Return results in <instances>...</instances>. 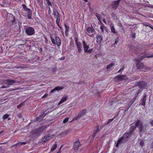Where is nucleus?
Instances as JSON below:
<instances>
[{"mask_svg": "<svg viewBox=\"0 0 153 153\" xmlns=\"http://www.w3.org/2000/svg\"><path fill=\"white\" fill-rule=\"evenodd\" d=\"M94 31V29L93 28L89 27L87 29V31L89 33H93Z\"/></svg>", "mask_w": 153, "mask_h": 153, "instance_id": "obj_24", "label": "nucleus"}, {"mask_svg": "<svg viewBox=\"0 0 153 153\" xmlns=\"http://www.w3.org/2000/svg\"><path fill=\"white\" fill-rule=\"evenodd\" d=\"M56 23L58 25V26H59V23L60 22V17L59 16L58 17H56Z\"/></svg>", "mask_w": 153, "mask_h": 153, "instance_id": "obj_33", "label": "nucleus"}, {"mask_svg": "<svg viewBox=\"0 0 153 153\" xmlns=\"http://www.w3.org/2000/svg\"><path fill=\"white\" fill-rule=\"evenodd\" d=\"M153 57V55L151 56H148L147 55H144L140 56H138L136 60V62H139L141 61L142 59L144 58H151Z\"/></svg>", "mask_w": 153, "mask_h": 153, "instance_id": "obj_7", "label": "nucleus"}, {"mask_svg": "<svg viewBox=\"0 0 153 153\" xmlns=\"http://www.w3.org/2000/svg\"><path fill=\"white\" fill-rule=\"evenodd\" d=\"M25 32L28 35H31L34 33V30L33 28L29 27L25 29Z\"/></svg>", "mask_w": 153, "mask_h": 153, "instance_id": "obj_4", "label": "nucleus"}, {"mask_svg": "<svg viewBox=\"0 0 153 153\" xmlns=\"http://www.w3.org/2000/svg\"><path fill=\"white\" fill-rule=\"evenodd\" d=\"M57 147V144H54L53 145V147L51 149V151H53L55 150Z\"/></svg>", "mask_w": 153, "mask_h": 153, "instance_id": "obj_28", "label": "nucleus"}, {"mask_svg": "<svg viewBox=\"0 0 153 153\" xmlns=\"http://www.w3.org/2000/svg\"><path fill=\"white\" fill-rule=\"evenodd\" d=\"M128 140L127 139H126L123 138V137H122L120 139L117 141V143L116 145V147H118L119 146V144L121 143H124L126 142Z\"/></svg>", "mask_w": 153, "mask_h": 153, "instance_id": "obj_13", "label": "nucleus"}, {"mask_svg": "<svg viewBox=\"0 0 153 153\" xmlns=\"http://www.w3.org/2000/svg\"><path fill=\"white\" fill-rule=\"evenodd\" d=\"M65 57L64 56L62 57L61 58H60L59 59L60 60H64L65 59Z\"/></svg>", "mask_w": 153, "mask_h": 153, "instance_id": "obj_48", "label": "nucleus"}, {"mask_svg": "<svg viewBox=\"0 0 153 153\" xmlns=\"http://www.w3.org/2000/svg\"><path fill=\"white\" fill-rule=\"evenodd\" d=\"M49 8V10H48V13L50 14V13H51V10L50 9V7H48Z\"/></svg>", "mask_w": 153, "mask_h": 153, "instance_id": "obj_51", "label": "nucleus"}, {"mask_svg": "<svg viewBox=\"0 0 153 153\" xmlns=\"http://www.w3.org/2000/svg\"><path fill=\"white\" fill-rule=\"evenodd\" d=\"M75 42L76 44H77L78 43H80L79 42H78V39L77 37H76L75 38Z\"/></svg>", "mask_w": 153, "mask_h": 153, "instance_id": "obj_42", "label": "nucleus"}, {"mask_svg": "<svg viewBox=\"0 0 153 153\" xmlns=\"http://www.w3.org/2000/svg\"><path fill=\"white\" fill-rule=\"evenodd\" d=\"M146 95L145 93L144 94L143 97L141 99L142 102L141 104V105H143L144 106H145L146 104Z\"/></svg>", "mask_w": 153, "mask_h": 153, "instance_id": "obj_15", "label": "nucleus"}, {"mask_svg": "<svg viewBox=\"0 0 153 153\" xmlns=\"http://www.w3.org/2000/svg\"><path fill=\"white\" fill-rule=\"evenodd\" d=\"M136 85L141 88H143L146 87L147 85L146 82L144 81H139L137 82Z\"/></svg>", "mask_w": 153, "mask_h": 153, "instance_id": "obj_9", "label": "nucleus"}, {"mask_svg": "<svg viewBox=\"0 0 153 153\" xmlns=\"http://www.w3.org/2000/svg\"><path fill=\"white\" fill-rule=\"evenodd\" d=\"M97 129H95L94 130L93 132L92 135L93 138H94L96 134L100 131L99 128V126H97Z\"/></svg>", "mask_w": 153, "mask_h": 153, "instance_id": "obj_17", "label": "nucleus"}, {"mask_svg": "<svg viewBox=\"0 0 153 153\" xmlns=\"http://www.w3.org/2000/svg\"><path fill=\"white\" fill-rule=\"evenodd\" d=\"M95 15L97 17L99 20L100 21L101 18L100 17V14H98V13H96Z\"/></svg>", "mask_w": 153, "mask_h": 153, "instance_id": "obj_36", "label": "nucleus"}, {"mask_svg": "<svg viewBox=\"0 0 153 153\" xmlns=\"http://www.w3.org/2000/svg\"><path fill=\"white\" fill-rule=\"evenodd\" d=\"M54 136V134L51 135L49 133L47 134L42 138V141L44 143H45L48 141L50 140Z\"/></svg>", "mask_w": 153, "mask_h": 153, "instance_id": "obj_2", "label": "nucleus"}, {"mask_svg": "<svg viewBox=\"0 0 153 153\" xmlns=\"http://www.w3.org/2000/svg\"><path fill=\"white\" fill-rule=\"evenodd\" d=\"M144 144V142L143 140H141L140 142V145L142 146Z\"/></svg>", "mask_w": 153, "mask_h": 153, "instance_id": "obj_44", "label": "nucleus"}, {"mask_svg": "<svg viewBox=\"0 0 153 153\" xmlns=\"http://www.w3.org/2000/svg\"><path fill=\"white\" fill-rule=\"evenodd\" d=\"M32 12H30L29 14H28V17L29 19H30L31 18Z\"/></svg>", "mask_w": 153, "mask_h": 153, "instance_id": "obj_41", "label": "nucleus"}, {"mask_svg": "<svg viewBox=\"0 0 153 153\" xmlns=\"http://www.w3.org/2000/svg\"><path fill=\"white\" fill-rule=\"evenodd\" d=\"M123 69H124V68H121L119 71H118V73H120V72H121L123 70Z\"/></svg>", "mask_w": 153, "mask_h": 153, "instance_id": "obj_49", "label": "nucleus"}, {"mask_svg": "<svg viewBox=\"0 0 153 153\" xmlns=\"http://www.w3.org/2000/svg\"><path fill=\"white\" fill-rule=\"evenodd\" d=\"M146 26H149L150 27V28H151V27H152V25L150 24H149V25H146Z\"/></svg>", "mask_w": 153, "mask_h": 153, "instance_id": "obj_59", "label": "nucleus"}, {"mask_svg": "<svg viewBox=\"0 0 153 153\" xmlns=\"http://www.w3.org/2000/svg\"><path fill=\"white\" fill-rule=\"evenodd\" d=\"M92 51V49H90L88 51L87 50V51L86 52L91 53V52Z\"/></svg>", "mask_w": 153, "mask_h": 153, "instance_id": "obj_54", "label": "nucleus"}, {"mask_svg": "<svg viewBox=\"0 0 153 153\" xmlns=\"http://www.w3.org/2000/svg\"><path fill=\"white\" fill-rule=\"evenodd\" d=\"M152 147L153 148V142L152 144Z\"/></svg>", "mask_w": 153, "mask_h": 153, "instance_id": "obj_64", "label": "nucleus"}, {"mask_svg": "<svg viewBox=\"0 0 153 153\" xmlns=\"http://www.w3.org/2000/svg\"><path fill=\"white\" fill-rule=\"evenodd\" d=\"M63 89V87H62L57 86L54 89L52 90L51 91V93H53L55 91H59Z\"/></svg>", "mask_w": 153, "mask_h": 153, "instance_id": "obj_21", "label": "nucleus"}, {"mask_svg": "<svg viewBox=\"0 0 153 153\" xmlns=\"http://www.w3.org/2000/svg\"><path fill=\"white\" fill-rule=\"evenodd\" d=\"M106 27L104 25H102L100 26V29H101L102 32H103L104 29H105Z\"/></svg>", "mask_w": 153, "mask_h": 153, "instance_id": "obj_35", "label": "nucleus"}, {"mask_svg": "<svg viewBox=\"0 0 153 153\" xmlns=\"http://www.w3.org/2000/svg\"><path fill=\"white\" fill-rule=\"evenodd\" d=\"M46 114L45 113H43L41 115H40L38 118H36L37 121H41L44 117L45 116Z\"/></svg>", "mask_w": 153, "mask_h": 153, "instance_id": "obj_20", "label": "nucleus"}, {"mask_svg": "<svg viewBox=\"0 0 153 153\" xmlns=\"http://www.w3.org/2000/svg\"><path fill=\"white\" fill-rule=\"evenodd\" d=\"M24 105V102L18 105L17 106V108H20L22 106Z\"/></svg>", "mask_w": 153, "mask_h": 153, "instance_id": "obj_37", "label": "nucleus"}, {"mask_svg": "<svg viewBox=\"0 0 153 153\" xmlns=\"http://www.w3.org/2000/svg\"><path fill=\"white\" fill-rule=\"evenodd\" d=\"M140 90H138L137 91V93L136 94V95L135 96V97H137V96L138 95V94L140 93Z\"/></svg>", "mask_w": 153, "mask_h": 153, "instance_id": "obj_47", "label": "nucleus"}, {"mask_svg": "<svg viewBox=\"0 0 153 153\" xmlns=\"http://www.w3.org/2000/svg\"><path fill=\"white\" fill-rule=\"evenodd\" d=\"M104 126H104V124L103 125V126H101L100 128V129H102L103 128Z\"/></svg>", "mask_w": 153, "mask_h": 153, "instance_id": "obj_55", "label": "nucleus"}, {"mask_svg": "<svg viewBox=\"0 0 153 153\" xmlns=\"http://www.w3.org/2000/svg\"><path fill=\"white\" fill-rule=\"evenodd\" d=\"M111 28L112 32L114 33H116V32L115 30V29L113 25H111Z\"/></svg>", "mask_w": 153, "mask_h": 153, "instance_id": "obj_29", "label": "nucleus"}, {"mask_svg": "<svg viewBox=\"0 0 153 153\" xmlns=\"http://www.w3.org/2000/svg\"><path fill=\"white\" fill-rule=\"evenodd\" d=\"M53 58V57L52 56H51L50 57L49 59H52Z\"/></svg>", "mask_w": 153, "mask_h": 153, "instance_id": "obj_61", "label": "nucleus"}, {"mask_svg": "<svg viewBox=\"0 0 153 153\" xmlns=\"http://www.w3.org/2000/svg\"><path fill=\"white\" fill-rule=\"evenodd\" d=\"M117 78L119 80H126L128 79L127 76L126 75H122L117 76L115 78Z\"/></svg>", "mask_w": 153, "mask_h": 153, "instance_id": "obj_14", "label": "nucleus"}, {"mask_svg": "<svg viewBox=\"0 0 153 153\" xmlns=\"http://www.w3.org/2000/svg\"><path fill=\"white\" fill-rule=\"evenodd\" d=\"M17 116L19 118L22 119L21 120L23 121L24 120V119L22 117V115L21 114H18Z\"/></svg>", "mask_w": 153, "mask_h": 153, "instance_id": "obj_34", "label": "nucleus"}, {"mask_svg": "<svg viewBox=\"0 0 153 153\" xmlns=\"http://www.w3.org/2000/svg\"><path fill=\"white\" fill-rule=\"evenodd\" d=\"M4 83L7 85H12L13 84L16 82L19 83V81L16 82L15 80H11L10 79H7L4 81Z\"/></svg>", "mask_w": 153, "mask_h": 153, "instance_id": "obj_11", "label": "nucleus"}, {"mask_svg": "<svg viewBox=\"0 0 153 153\" xmlns=\"http://www.w3.org/2000/svg\"><path fill=\"white\" fill-rule=\"evenodd\" d=\"M68 119L69 118H65L63 121V123H67L68 121Z\"/></svg>", "mask_w": 153, "mask_h": 153, "instance_id": "obj_40", "label": "nucleus"}, {"mask_svg": "<svg viewBox=\"0 0 153 153\" xmlns=\"http://www.w3.org/2000/svg\"><path fill=\"white\" fill-rule=\"evenodd\" d=\"M136 66L138 69H147L148 68L144 65L143 63L137 62Z\"/></svg>", "mask_w": 153, "mask_h": 153, "instance_id": "obj_10", "label": "nucleus"}, {"mask_svg": "<svg viewBox=\"0 0 153 153\" xmlns=\"http://www.w3.org/2000/svg\"><path fill=\"white\" fill-rule=\"evenodd\" d=\"M136 97H135L134 99L133 100H131L129 103L128 104V106L129 107V108L131 105H132V104L134 103V101H135V100H136Z\"/></svg>", "mask_w": 153, "mask_h": 153, "instance_id": "obj_27", "label": "nucleus"}, {"mask_svg": "<svg viewBox=\"0 0 153 153\" xmlns=\"http://www.w3.org/2000/svg\"><path fill=\"white\" fill-rule=\"evenodd\" d=\"M62 147V146H61V147L59 149V151L57 153H60V150L61 149V147Z\"/></svg>", "mask_w": 153, "mask_h": 153, "instance_id": "obj_58", "label": "nucleus"}, {"mask_svg": "<svg viewBox=\"0 0 153 153\" xmlns=\"http://www.w3.org/2000/svg\"><path fill=\"white\" fill-rule=\"evenodd\" d=\"M19 145V146H21L22 145H25L26 144V142H20L18 143Z\"/></svg>", "mask_w": 153, "mask_h": 153, "instance_id": "obj_39", "label": "nucleus"}, {"mask_svg": "<svg viewBox=\"0 0 153 153\" xmlns=\"http://www.w3.org/2000/svg\"><path fill=\"white\" fill-rule=\"evenodd\" d=\"M82 43L84 51L85 52H86L87 51V50H88L89 48V46L86 43L85 41H83Z\"/></svg>", "mask_w": 153, "mask_h": 153, "instance_id": "obj_16", "label": "nucleus"}, {"mask_svg": "<svg viewBox=\"0 0 153 153\" xmlns=\"http://www.w3.org/2000/svg\"><path fill=\"white\" fill-rule=\"evenodd\" d=\"M9 115L7 114H6L4 115L3 117L4 120L6 119L8 117Z\"/></svg>", "mask_w": 153, "mask_h": 153, "instance_id": "obj_38", "label": "nucleus"}, {"mask_svg": "<svg viewBox=\"0 0 153 153\" xmlns=\"http://www.w3.org/2000/svg\"><path fill=\"white\" fill-rule=\"evenodd\" d=\"M26 11L27 12V15L29 14L30 12H32L29 9H27V10Z\"/></svg>", "mask_w": 153, "mask_h": 153, "instance_id": "obj_45", "label": "nucleus"}, {"mask_svg": "<svg viewBox=\"0 0 153 153\" xmlns=\"http://www.w3.org/2000/svg\"><path fill=\"white\" fill-rule=\"evenodd\" d=\"M150 123L152 126H153V120H151L150 121Z\"/></svg>", "mask_w": 153, "mask_h": 153, "instance_id": "obj_53", "label": "nucleus"}, {"mask_svg": "<svg viewBox=\"0 0 153 153\" xmlns=\"http://www.w3.org/2000/svg\"><path fill=\"white\" fill-rule=\"evenodd\" d=\"M65 27L66 28V31L65 32V33H66L68 31V30L69 29L68 27L65 25Z\"/></svg>", "mask_w": 153, "mask_h": 153, "instance_id": "obj_43", "label": "nucleus"}, {"mask_svg": "<svg viewBox=\"0 0 153 153\" xmlns=\"http://www.w3.org/2000/svg\"><path fill=\"white\" fill-rule=\"evenodd\" d=\"M132 134L131 133V132H130L129 131L128 132H126L125 133L123 136V138H124L126 139H127Z\"/></svg>", "mask_w": 153, "mask_h": 153, "instance_id": "obj_23", "label": "nucleus"}, {"mask_svg": "<svg viewBox=\"0 0 153 153\" xmlns=\"http://www.w3.org/2000/svg\"><path fill=\"white\" fill-rule=\"evenodd\" d=\"M48 96V95L47 94H45L42 97V98H46Z\"/></svg>", "mask_w": 153, "mask_h": 153, "instance_id": "obj_52", "label": "nucleus"}, {"mask_svg": "<svg viewBox=\"0 0 153 153\" xmlns=\"http://www.w3.org/2000/svg\"><path fill=\"white\" fill-rule=\"evenodd\" d=\"M23 7L24 9L26 11L27 10V9H28L26 6L25 5H23Z\"/></svg>", "mask_w": 153, "mask_h": 153, "instance_id": "obj_46", "label": "nucleus"}, {"mask_svg": "<svg viewBox=\"0 0 153 153\" xmlns=\"http://www.w3.org/2000/svg\"><path fill=\"white\" fill-rule=\"evenodd\" d=\"M46 1L47 7H50V6H51V3L50 2L49 0H46Z\"/></svg>", "mask_w": 153, "mask_h": 153, "instance_id": "obj_32", "label": "nucleus"}, {"mask_svg": "<svg viewBox=\"0 0 153 153\" xmlns=\"http://www.w3.org/2000/svg\"><path fill=\"white\" fill-rule=\"evenodd\" d=\"M76 45L77 46L78 48V52H81L82 50V47L81 45V43L80 42Z\"/></svg>", "mask_w": 153, "mask_h": 153, "instance_id": "obj_22", "label": "nucleus"}, {"mask_svg": "<svg viewBox=\"0 0 153 153\" xmlns=\"http://www.w3.org/2000/svg\"><path fill=\"white\" fill-rule=\"evenodd\" d=\"M86 111L85 109H84L79 112L78 115L75 117L74 118V120H76L80 118L82 116H84L86 113Z\"/></svg>", "mask_w": 153, "mask_h": 153, "instance_id": "obj_6", "label": "nucleus"}, {"mask_svg": "<svg viewBox=\"0 0 153 153\" xmlns=\"http://www.w3.org/2000/svg\"><path fill=\"white\" fill-rule=\"evenodd\" d=\"M46 127L45 126H42L41 127H39L36 129L35 132L38 135H40V133L46 130Z\"/></svg>", "mask_w": 153, "mask_h": 153, "instance_id": "obj_5", "label": "nucleus"}, {"mask_svg": "<svg viewBox=\"0 0 153 153\" xmlns=\"http://www.w3.org/2000/svg\"><path fill=\"white\" fill-rule=\"evenodd\" d=\"M136 126H132L131 127L130 129V132H131V133L132 134V132L136 128Z\"/></svg>", "mask_w": 153, "mask_h": 153, "instance_id": "obj_26", "label": "nucleus"}, {"mask_svg": "<svg viewBox=\"0 0 153 153\" xmlns=\"http://www.w3.org/2000/svg\"><path fill=\"white\" fill-rule=\"evenodd\" d=\"M3 132V131H1L0 132V134H2V133Z\"/></svg>", "mask_w": 153, "mask_h": 153, "instance_id": "obj_63", "label": "nucleus"}, {"mask_svg": "<svg viewBox=\"0 0 153 153\" xmlns=\"http://www.w3.org/2000/svg\"><path fill=\"white\" fill-rule=\"evenodd\" d=\"M8 87H9V86H1V88H8Z\"/></svg>", "mask_w": 153, "mask_h": 153, "instance_id": "obj_50", "label": "nucleus"}, {"mask_svg": "<svg viewBox=\"0 0 153 153\" xmlns=\"http://www.w3.org/2000/svg\"><path fill=\"white\" fill-rule=\"evenodd\" d=\"M18 145H19L18 143L15 144L14 146H17Z\"/></svg>", "mask_w": 153, "mask_h": 153, "instance_id": "obj_62", "label": "nucleus"}, {"mask_svg": "<svg viewBox=\"0 0 153 153\" xmlns=\"http://www.w3.org/2000/svg\"><path fill=\"white\" fill-rule=\"evenodd\" d=\"M53 14L55 18L59 16V13L57 9L55 8H54L53 10Z\"/></svg>", "mask_w": 153, "mask_h": 153, "instance_id": "obj_19", "label": "nucleus"}, {"mask_svg": "<svg viewBox=\"0 0 153 153\" xmlns=\"http://www.w3.org/2000/svg\"><path fill=\"white\" fill-rule=\"evenodd\" d=\"M67 99V97H63L61 100L58 103V105H60L65 101Z\"/></svg>", "mask_w": 153, "mask_h": 153, "instance_id": "obj_25", "label": "nucleus"}, {"mask_svg": "<svg viewBox=\"0 0 153 153\" xmlns=\"http://www.w3.org/2000/svg\"><path fill=\"white\" fill-rule=\"evenodd\" d=\"M114 65V64L113 63H111L110 64L108 65L106 69H108L110 68H111L112 66Z\"/></svg>", "mask_w": 153, "mask_h": 153, "instance_id": "obj_31", "label": "nucleus"}, {"mask_svg": "<svg viewBox=\"0 0 153 153\" xmlns=\"http://www.w3.org/2000/svg\"><path fill=\"white\" fill-rule=\"evenodd\" d=\"M120 1V0L115 1L112 2L111 6L113 9L115 10L117 8Z\"/></svg>", "mask_w": 153, "mask_h": 153, "instance_id": "obj_8", "label": "nucleus"}, {"mask_svg": "<svg viewBox=\"0 0 153 153\" xmlns=\"http://www.w3.org/2000/svg\"><path fill=\"white\" fill-rule=\"evenodd\" d=\"M135 125L139 128L140 133H143L146 131V127L145 126H143L142 122L140 120H138L136 121Z\"/></svg>", "mask_w": 153, "mask_h": 153, "instance_id": "obj_1", "label": "nucleus"}, {"mask_svg": "<svg viewBox=\"0 0 153 153\" xmlns=\"http://www.w3.org/2000/svg\"><path fill=\"white\" fill-rule=\"evenodd\" d=\"M81 146V143H80L79 141H77L74 142L73 146V149L74 150H77L79 148V147Z\"/></svg>", "mask_w": 153, "mask_h": 153, "instance_id": "obj_12", "label": "nucleus"}, {"mask_svg": "<svg viewBox=\"0 0 153 153\" xmlns=\"http://www.w3.org/2000/svg\"><path fill=\"white\" fill-rule=\"evenodd\" d=\"M56 71V69L55 68H54L53 69V72L55 71Z\"/></svg>", "mask_w": 153, "mask_h": 153, "instance_id": "obj_60", "label": "nucleus"}, {"mask_svg": "<svg viewBox=\"0 0 153 153\" xmlns=\"http://www.w3.org/2000/svg\"><path fill=\"white\" fill-rule=\"evenodd\" d=\"M118 42V40H116L115 42V43H114V44H117V42Z\"/></svg>", "mask_w": 153, "mask_h": 153, "instance_id": "obj_57", "label": "nucleus"}, {"mask_svg": "<svg viewBox=\"0 0 153 153\" xmlns=\"http://www.w3.org/2000/svg\"><path fill=\"white\" fill-rule=\"evenodd\" d=\"M97 42L99 44L101 43V41L102 39V37L100 35H97Z\"/></svg>", "mask_w": 153, "mask_h": 153, "instance_id": "obj_18", "label": "nucleus"}, {"mask_svg": "<svg viewBox=\"0 0 153 153\" xmlns=\"http://www.w3.org/2000/svg\"><path fill=\"white\" fill-rule=\"evenodd\" d=\"M51 39L52 43L53 44H56L58 46H59L61 44V41L60 39L58 37H56L55 39L51 37Z\"/></svg>", "mask_w": 153, "mask_h": 153, "instance_id": "obj_3", "label": "nucleus"}, {"mask_svg": "<svg viewBox=\"0 0 153 153\" xmlns=\"http://www.w3.org/2000/svg\"><path fill=\"white\" fill-rule=\"evenodd\" d=\"M114 119L113 118L111 119H109L108 120L107 122L105 124H104V126H105L108 124H109V123L111 122Z\"/></svg>", "mask_w": 153, "mask_h": 153, "instance_id": "obj_30", "label": "nucleus"}, {"mask_svg": "<svg viewBox=\"0 0 153 153\" xmlns=\"http://www.w3.org/2000/svg\"><path fill=\"white\" fill-rule=\"evenodd\" d=\"M103 22H104L105 23V24H106V22H105V19H103Z\"/></svg>", "mask_w": 153, "mask_h": 153, "instance_id": "obj_56", "label": "nucleus"}]
</instances>
